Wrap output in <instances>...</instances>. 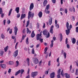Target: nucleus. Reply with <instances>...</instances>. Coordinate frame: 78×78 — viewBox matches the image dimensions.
Listing matches in <instances>:
<instances>
[{"label": "nucleus", "instance_id": "nucleus-1", "mask_svg": "<svg viewBox=\"0 0 78 78\" xmlns=\"http://www.w3.org/2000/svg\"><path fill=\"white\" fill-rule=\"evenodd\" d=\"M66 27L67 30H66V35H68L70 34V30H71V29L72 28V24H71L69 26V22H67L66 23Z\"/></svg>", "mask_w": 78, "mask_h": 78}, {"label": "nucleus", "instance_id": "nucleus-2", "mask_svg": "<svg viewBox=\"0 0 78 78\" xmlns=\"http://www.w3.org/2000/svg\"><path fill=\"white\" fill-rule=\"evenodd\" d=\"M34 16V12L32 13V12L29 11L28 14V19L29 20L31 17L32 19H33Z\"/></svg>", "mask_w": 78, "mask_h": 78}, {"label": "nucleus", "instance_id": "nucleus-3", "mask_svg": "<svg viewBox=\"0 0 78 78\" xmlns=\"http://www.w3.org/2000/svg\"><path fill=\"white\" fill-rule=\"evenodd\" d=\"M43 34L44 36H46L47 38L50 37V33L48 32L47 30H44L43 31Z\"/></svg>", "mask_w": 78, "mask_h": 78}, {"label": "nucleus", "instance_id": "nucleus-4", "mask_svg": "<svg viewBox=\"0 0 78 78\" xmlns=\"http://www.w3.org/2000/svg\"><path fill=\"white\" fill-rule=\"evenodd\" d=\"M32 59L34 60V64H37L39 63V60H38L37 58H36V57L35 58H32Z\"/></svg>", "mask_w": 78, "mask_h": 78}, {"label": "nucleus", "instance_id": "nucleus-5", "mask_svg": "<svg viewBox=\"0 0 78 78\" xmlns=\"http://www.w3.org/2000/svg\"><path fill=\"white\" fill-rule=\"evenodd\" d=\"M42 32H41L40 34H38L37 35V38L36 39L37 41H38L39 40V37H42Z\"/></svg>", "mask_w": 78, "mask_h": 78}, {"label": "nucleus", "instance_id": "nucleus-6", "mask_svg": "<svg viewBox=\"0 0 78 78\" xmlns=\"http://www.w3.org/2000/svg\"><path fill=\"white\" fill-rule=\"evenodd\" d=\"M18 52H19L18 50H17L14 52L13 55L15 58H16V57L18 55Z\"/></svg>", "mask_w": 78, "mask_h": 78}, {"label": "nucleus", "instance_id": "nucleus-7", "mask_svg": "<svg viewBox=\"0 0 78 78\" xmlns=\"http://www.w3.org/2000/svg\"><path fill=\"white\" fill-rule=\"evenodd\" d=\"M37 75V72H32L31 74V77H34L35 76H36Z\"/></svg>", "mask_w": 78, "mask_h": 78}, {"label": "nucleus", "instance_id": "nucleus-8", "mask_svg": "<svg viewBox=\"0 0 78 78\" xmlns=\"http://www.w3.org/2000/svg\"><path fill=\"white\" fill-rule=\"evenodd\" d=\"M55 72H53L52 73H51L50 75V78H55Z\"/></svg>", "mask_w": 78, "mask_h": 78}, {"label": "nucleus", "instance_id": "nucleus-9", "mask_svg": "<svg viewBox=\"0 0 78 78\" xmlns=\"http://www.w3.org/2000/svg\"><path fill=\"white\" fill-rule=\"evenodd\" d=\"M14 33L15 35H17V31H18V28H17V27L16 26L15 27H14Z\"/></svg>", "mask_w": 78, "mask_h": 78}, {"label": "nucleus", "instance_id": "nucleus-10", "mask_svg": "<svg viewBox=\"0 0 78 78\" xmlns=\"http://www.w3.org/2000/svg\"><path fill=\"white\" fill-rule=\"evenodd\" d=\"M34 8V4L33 3H32L31 4L30 7V11H31L33 9V8Z\"/></svg>", "mask_w": 78, "mask_h": 78}, {"label": "nucleus", "instance_id": "nucleus-11", "mask_svg": "<svg viewBox=\"0 0 78 78\" xmlns=\"http://www.w3.org/2000/svg\"><path fill=\"white\" fill-rule=\"evenodd\" d=\"M53 28H54V26H51V28H50V33H51V34H53Z\"/></svg>", "mask_w": 78, "mask_h": 78}, {"label": "nucleus", "instance_id": "nucleus-12", "mask_svg": "<svg viewBox=\"0 0 78 78\" xmlns=\"http://www.w3.org/2000/svg\"><path fill=\"white\" fill-rule=\"evenodd\" d=\"M70 71L71 72V73H74V72H75V69H73L72 70V65H70Z\"/></svg>", "mask_w": 78, "mask_h": 78}, {"label": "nucleus", "instance_id": "nucleus-13", "mask_svg": "<svg viewBox=\"0 0 78 78\" xmlns=\"http://www.w3.org/2000/svg\"><path fill=\"white\" fill-rule=\"evenodd\" d=\"M52 20H53V19L52 17H51L49 19V22L48 23L49 25H51V23H52Z\"/></svg>", "mask_w": 78, "mask_h": 78}, {"label": "nucleus", "instance_id": "nucleus-14", "mask_svg": "<svg viewBox=\"0 0 78 78\" xmlns=\"http://www.w3.org/2000/svg\"><path fill=\"white\" fill-rule=\"evenodd\" d=\"M26 16V14H22L21 15L20 20H22V19H24V18H25V17Z\"/></svg>", "mask_w": 78, "mask_h": 78}, {"label": "nucleus", "instance_id": "nucleus-15", "mask_svg": "<svg viewBox=\"0 0 78 78\" xmlns=\"http://www.w3.org/2000/svg\"><path fill=\"white\" fill-rule=\"evenodd\" d=\"M7 64L8 65H12L14 64V62L13 61H9L7 62Z\"/></svg>", "mask_w": 78, "mask_h": 78}, {"label": "nucleus", "instance_id": "nucleus-16", "mask_svg": "<svg viewBox=\"0 0 78 78\" xmlns=\"http://www.w3.org/2000/svg\"><path fill=\"white\" fill-rule=\"evenodd\" d=\"M34 31H32L31 35L30 36L32 38H33V37H34V36H35V34H34Z\"/></svg>", "mask_w": 78, "mask_h": 78}, {"label": "nucleus", "instance_id": "nucleus-17", "mask_svg": "<svg viewBox=\"0 0 78 78\" xmlns=\"http://www.w3.org/2000/svg\"><path fill=\"white\" fill-rule=\"evenodd\" d=\"M64 75L66 78H69L70 77V74H68L67 73H65Z\"/></svg>", "mask_w": 78, "mask_h": 78}, {"label": "nucleus", "instance_id": "nucleus-18", "mask_svg": "<svg viewBox=\"0 0 78 78\" xmlns=\"http://www.w3.org/2000/svg\"><path fill=\"white\" fill-rule=\"evenodd\" d=\"M59 36H60V42H61L62 41V39H63V38L62 37V34H60Z\"/></svg>", "mask_w": 78, "mask_h": 78}, {"label": "nucleus", "instance_id": "nucleus-19", "mask_svg": "<svg viewBox=\"0 0 78 78\" xmlns=\"http://www.w3.org/2000/svg\"><path fill=\"white\" fill-rule=\"evenodd\" d=\"M47 0H44L43 2V6H45L47 4Z\"/></svg>", "mask_w": 78, "mask_h": 78}, {"label": "nucleus", "instance_id": "nucleus-20", "mask_svg": "<svg viewBox=\"0 0 78 78\" xmlns=\"http://www.w3.org/2000/svg\"><path fill=\"white\" fill-rule=\"evenodd\" d=\"M1 67L3 68V69H5L6 67V66L5 64H2L1 65Z\"/></svg>", "mask_w": 78, "mask_h": 78}, {"label": "nucleus", "instance_id": "nucleus-21", "mask_svg": "<svg viewBox=\"0 0 78 78\" xmlns=\"http://www.w3.org/2000/svg\"><path fill=\"white\" fill-rule=\"evenodd\" d=\"M19 7H17L15 9V11H16L17 13H19Z\"/></svg>", "mask_w": 78, "mask_h": 78}, {"label": "nucleus", "instance_id": "nucleus-22", "mask_svg": "<svg viewBox=\"0 0 78 78\" xmlns=\"http://www.w3.org/2000/svg\"><path fill=\"white\" fill-rule=\"evenodd\" d=\"M38 14L39 17H42V12H39Z\"/></svg>", "mask_w": 78, "mask_h": 78}, {"label": "nucleus", "instance_id": "nucleus-23", "mask_svg": "<svg viewBox=\"0 0 78 78\" xmlns=\"http://www.w3.org/2000/svg\"><path fill=\"white\" fill-rule=\"evenodd\" d=\"M27 34H30L31 33V31L29 30L28 28H27Z\"/></svg>", "mask_w": 78, "mask_h": 78}, {"label": "nucleus", "instance_id": "nucleus-24", "mask_svg": "<svg viewBox=\"0 0 78 78\" xmlns=\"http://www.w3.org/2000/svg\"><path fill=\"white\" fill-rule=\"evenodd\" d=\"M51 45H50V47L51 48H52V47H53V42H54V41L53 40H52L51 41Z\"/></svg>", "mask_w": 78, "mask_h": 78}, {"label": "nucleus", "instance_id": "nucleus-25", "mask_svg": "<svg viewBox=\"0 0 78 78\" xmlns=\"http://www.w3.org/2000/svg\"><path fill=\"white\" fill-rule=\"evenodd\" d=\"M26 37V35H23L22 38V40L21 41H20V42H22V40H24L25 39V37Z\"/></svg>", "mask_w": 78, "mask_h": 78}, {"label": "nucleus", "instance_id": "nucleus-26", "mask_svg": "<svg viewBox=\"0 0 78 78\" xmlns=\"http://www.w3.org/2000/svg\"><path fill=\"white\" fill-rule=\"evenodd\" d=\"M20 73V70H18V71L15 74V76H17V75H19V74Z\"/></svg>", "mask_w": 78, "mask_h": 78}, {"label": "nucleus", "instance_id": "nucleus-27", "mask_svg": "<svg viewBox=\"0 0 78 78\" xmlns=\"http://www.w3.org/2000/svg\"><path fill=\"white\" fill-rule=\"evenodd\" d=\"M48 50V48L47 47H46L44 48V54H47V51Z\"/></svg>", "mask_w": 78, "mask_h": 78}, {"label": "nucleus", "instance_id": "nucleus-28", "mask_svg": "<svg viewBox=\"0 0 78 78\" xmlns=\"http://www.w3.org/2000/svg\"><path fill=\"white\" fill-rule=\"evenodd\" d=\"M76 42V39L74 38H73L72 43L73 44H75Z\"/></svg>", "mask_w": 78, "mask_h": 78}, {"label": "nucleus", "instance_id": "nucleus-29", "mask_svg": "<svg viewBox=\"0 0 78 78\" xmlns=\"http://www.w3.org/2000/svg\"><path fill=\"white\" fill-rule=\"evenodd\" d=\"M12 9H11L9 12L8 16H10L11 14V12H12Z\"/></svg>", "mask_w": 78, "mask_h": 78}, {"label": "nucleus", "instance_id": "nucleus-30", "mask_svg": "<svg viewBox=\"0 0 78 78\" xmlns=\"http://www.w3.org/2000/svg\"><path fill=\"white\" fill-rule=\"evenodd\" d=\"M4 54V51L2 50H1L0 51V55L1 56H2Z\"/></svg>", "mask_w": 78, "mask_h": 78}, {"label": "nucleus", "instance_id": "nucleus-31", "mask_svg": "<svg viewBox=\"0 0 78 78\" xmlns=\"http://www.w3.org/2000/svg\"><path fill=\"white\" fill-rule=\"evenodd\" d=\"M8 50V46H7L4 48V51L5 52L7 51Z\"/></svg>", "mask_w": 78, "mask_h": 78}, {"label": "nucleus", "instance_id": "nucleus-32", "mask_svg": "<svg viewBox=\"0 0 78 78\" xmlns=\"http://www.w3.org/2000/svg\"><path fill=\"white\" fill-rule=\"evenodd\" d=\"M61 73L62 76V77H64V71L63 70H62Z\"/></svg>", "mask_w": 78, "mask_h": 78}, {"label": "nucleus", "instance_id": "nucleus-33", "mask_svg": "<svg viewBox=\"0 0 78 78\" xmlns=\"http://www.w3.org/2000/svg\"><path fill=\"white\" fill-rule=\"evenodd\" d=\"M29 23H30V21H29V20H28L27 21V25L26 26V28L27 27H28V26L29 25Z\"/></svg>", "mask_w": 78, "mask_h": 78}, {"label": "nucleus", "instance_id": "nucleus-34", "mask_svg": "<svg viewBox=\"0 0 78 78\" xmlns=\"http://www.w3.org/2000/svg\"><path fill=\"white\" fill-rule=\"evenodd\" d=\"M41 37H40L39 40L41 42V43H42V42H43V39L41 38Z\"/></svg>", "mask_w": 78, "mask_h": 78}, {"label": "nucleus", "instance_id": "nucleus-35", "mask_svg": "<svg viewBox=\"0 0 78 78\" xmlns=\"http://www.w3.org/2000/svg\"><path fill=\"white\" fill-rule=\"evenodd\" d=\"M26 43L27 45L29 44V42H28V38L27 37L26 40Z\"/></svg>", "mask_w": 78, "mask_h": 78}, {"label": "nucleus", "instance_id": "nucleus-36", "mask_svg": "<svg viewBox=\"0 0 78 78\" xmlns=\"http://www.w3.org/2000/svg\"><path fill=\"white\" fill-rule=\"evenodd\" d=\"M16 67H18V66H19V62H18V61H16Z\"/></svg>", "mask_w": 78, "mask_h": 78}, {"label": "nucleus", "instance_id": "nucleus-37", "mask_svg": "<svg viewBox=\"0 0 78 78\" xmlns=\"http://www.w3.org/2000/svg\"><path fill=\"white\" fill-rule=\"evenodd\" d=\"M48 10H46V9H45V10H44V12L46 14H49V13H50V11Z\"/></svg>", "mask_w": 78, "mask_h": 78}, {"label": "nucleus", "instance_id": "nucleus-38", "mask_svg": "<svg viewBox=\"0 0 78 78\" xmlns=\"http://www.w3.org/2000/svg\"><path fill=\"white\" fill-rule=\"evenodd\" d=\"M63 56L64 57V58L66 59V56H67V54H66V53L65 52H64Z\"/></svg>", "mask_w": 78, "mask_h": 78}, {"label": "nucleus", "instance_id": "nucleus-39", "mask_svg": "<svg viewBox=\"0 0 78 78\" xmlns=\"http://www.w3.org/2000/svg\"><path fill=\"white\" fill-rule=\"evenodd\" d=\"M49 8L50 7H49V4H48L46 6L45 9H47V10H48Z\"/></svg>", "mask_w": 78, "mask_h": 78}, {"label": "nucleus", "instance_id": "nucleus-40", "mask_svg": "<svg viewBox=\"0 0 78 78\" xmlns=\"http://www.w3.org/2000/svg\"><path fill=\"white\" fill-rule=\"evenodd\" d=\"M1 38H2V39H4V38H5V36H4L3 34H1Z\"/></svg>", "mask_w": 78, "mask_h": 78}, {"label": "nucleus", "instance_id": "nucleus-41", "mask_svg": "<svg viewBox=\"0 0 78 78\" xmlns=\"http://www.w3.org/2000/svg\"><path fill=\"white\" fill-rule=\"evenodd\" d=\"M72 11H73V12H75V9L73 6Z\"/></svg>", "mask_w": 78, "mask_h": 78}, {"label": "nucleus", "instance_id": "nucleus-42", "mask_svg": "<svg viewBox=\"0 0 78 78\" xmlns=\"http://www.w3.org/2000/svg\"><path fill=\"white\" fill-rule=\"evenodd\" d=\"M24 72V70L21 69L20 71V73L21 74H23V73Z\"/></svg>", "mask_w": 78, "mask_h": 78}, {"label": "nucleus", "instance_id": "nucleus-43", "mask_svg": "<svg viewBox=\"0 0 78 78\" xmlns=\"http://www.w3.org/2000/svg\"><path fill=\"white\" fill-rule=\"evenodd\" d=\"M3 12L2 8H0V14H1L2 13H3Z\"/></svg>", "mask_w": 78, "mask_h": 78}, {"label": "nucleus", "instance_id": "nucleus-44", "mask_svg": "<svg viewBox=\"0 0 78 78\" xmlns=\"http://www.w3.org/2000/svg\"><path fill=\"white\" fill-rule=\"evenodd\" d=\"M55 26L56 27H57V28H59V24H55Z\"/></svg>", "mask_w": 78, "mask_h": 78}, {"label": "nucleus", "instance_id": "nucleus-45", "mask_svg": "<svg viewBox=\"0 0 78 78\" xmlns=\"http://www.w3.org/2000/svg\"><path fill=\"white\" fill-rule=\"evenodd\" d=\"M60 73H61V69H59L57 71V73L58 74H60Z\"/></svg>", "mask_w": 78, "mask_h": 78}, {"label": "nucleus", "instance_id": "nucleus-46", "mask_svg": "<svg viewBox=\"0 0 78 78\" xmlns=\"http://www.w3.org/2000/svg\"><path fill=\"white\" fill-rule=\"evenodd\" d=\"M11 23V21L10 20H8L7 21V23L8 25H9Z\"/></svg>", "mask_w": 78, "mask_h": 78}, {"label": "nucleus", "instance_id": "nucleus-47", "mask_svg": "<svg viewBox=\"0 0 78 78\" xmlns=\"http://www.w3.org/2000/svg\"><path fill=\"white\" fill-rule=\"evenodd\" d=\"M1 14V17H2V18H3V17H4V16H5V13H2V14Z\"/></svg>", "mask_w": 78, "mask_h": 78}, {"label": "nucleus", "instance_id": "nucleus-48", "mask_svg": "<svg viewBox=\"0 0 78 78\" xmlns=\"http://www.w3.org/2000/svg\"><path fill=\"white\" fill-rule=\"evenodd\" d=\"M37 29H39V23H37Z\"/></svg>", "mask_w": 78, "mask_h": 78}, {"label": "nucleus", "instance_id": "nucleus-49", "mask_svg": "<svg viewBox=\"0 0 78 78\" xmlns=\"http://www.w3.org/2000/svg\"><path fill=\"white\" fill-rule=\"evenodd\" d=\"M78 69H76V73H75V74H76V75H78Z\"/></svg>", "mask_w": 78, "mask_h": 78}, {"label": "nucleus", "instance_id": "nucleus-50", "mask_svg": "<svg viewBox=\"0 0 78 78\" xmlns=\"http://www.w3.org/2000/svg\"><path fill=\"white\" fill-rule=\"evenodd\" d=\"M65 43L66 44H67L68 43V38H66V39Z\"/></svg>", "mask_w": 78, "mask_h": 78}, {"label": "nucleus", "instance_id": "nucleus-51", "mask_svg": "<svg viewBox=\"0 0 78 78\" xmlns=\"http://www.w3.org/2000/svg\"><path fill=\"white\" fill-rule=\"evenodd\" d=\"M76 33H78V27H76Z\"/></svg>", "mask_w": 78, "mask_h": 78}, {"label": "nucleus", "instance_id": "nucleus-52", "mask_svg": "<svg viewBox=\"0 0 78 78\" xmlns=\"http://www.w3.org/2000/svg\"><path fill=\"white\" fill-rule=\"evenodd\" d=\"M57 62L58 63H59V58H58L57 59Z\"/></svg>", "mask_w": 78, "mask_h": 78}, {"label": "nucleus", "instance_id": "nucleus-53", "mask_svg": "<svg viewBox=\"0 0 78 78\" xmlns=\"http://www.w3.org/2000/svg\"><path fill=\"white\" fill-rule=\"evenodd\" d=\"M27 62H30V59L29 58H27Z\"/></svg>", "mask_w": 78, "mask_h": 78}, {"label": "nucleus", "instance_id": "nucleus-54", "mask_svg": "<svg viewBox=\"0 0 78 78\" xmlns=\"http://www.w3.org/2000/svg\"><path fill=\"white\" fill-rule=\"evenodd\" d=\"M51 61H49L48 62V66H50V65H51Z\"/></svg>", "mask_w": 78, "mask_h": 78}, {"label": "nucleus", "instance_id": "nucleus-55", "mask_svg": "<svg viewBox=\"0 0 78 78\" xmlns=\"http://www.w3.org/2000/svg\"><path fill=\"white\" fill-rule=\"evenodd\" d=\"M57 77L58 78H61V76H60V74H58L57 75Z\"/></svg>", "mask_w": 78, "mask_h": 78}, {"label": "nucleus", "instance_id": "nucleus-56", "mask_svg": "<svg viewBox=\"0 0 78 78\" xmlns=\"http://www.w3.org/2000/svg\"><path fill=\"white\" fill-rule=\"evenodd\" d=\"M72 20H73V21H74V20H75V17L74 16H72Z\"/></svg>", "mask_w": 78, "mask_h": 78}, {"label": "nucleus", "instance_id": "nucleus-57", "mask_svg": "<svg viewBox=\"0 0 78 78\" xmlns=\"http://www.w3.org/2000/svg\"><path fill=\"white\" fill-rule=\"evenodd\" d=\"M67 47L68 48H70V45L69 44H67Z\"/></svg>", "mask_w": 78, "mask_h": 78}, {"label": "nucleus", "instance_id": "nucleus-58", "mask_svg": "<svg viewBox=\"0 0 78 78\" xmlns=\"http://www.w3.org/2000/svg\"><path fill=\"white\" fill-rule=\"evenodd\" d=\"M65 12L66 14H67V10L66 9H65Z\"/></svg>", "mask_w": 78, "mask_h": 78}, {"label": "nucleus", "instance_id": "nucleus-59", "mask_svg": "<svg viewBox=\"0 0 78 78\" xmlns=\"http://www.w3.org/2000/svg\"><path fill=\"white\" fill-rule=\"evenodd\" d=\"M52 1L53 3H55L56 2V0H52Z\"/></svg>", "mask_w": 78, "mask_h": 78}, {"label": "nucleus", "instance_id": "nucleus-60", "mask_svg": "<svg viewBox=\"0 0 78 78\" xmlns=\"http://www.w3.org/2000/svg\"><path fill=\"white\" fill-rule=\"evenodd\" d=\"M48 73V71H46L45 72V74L46 75H47Z\"/></svg>", "mask_w": 78, "mask_h": 78}, {"label": "nucleus", "instance_id": "nucleus-61", "mask_svg": "<svg viewBox=\"0 0 78 78\" xmlns=\"http://www.w3.org/2000/svg\"><path fill=\"white\" fill-rule=\"evenodd\" d=\"M4 25H5V23H6V20H3Z\"/></svg>", "mask_w": 78, "mask_h": 78}, {"label": "nucleus", "instance_id": "nucleus-62", "mask_svg": "<svg viewBox=\"0 0 78 78\" xmlns=\"http://www.w3.org/2000/svg\"><path fill=\"white\" fill-rule=\"evenodd\" d=\"M32 52L33 54H34V49H32Z\"/></svg>", "mask_w": 78, "mask_h": 78}, {"label": "nucleus", "instance_id": "nucleus-63", "mask_svg": "<svg viewBox=\"0 0 78 78\" xmlns=\"http://www.w3.org/2000/svg\"><path fill=\"white\" fill-rule=\"evenodd\" d=\"M23 33H25V29H24L23 30Z\"/></svg>", "mask_w": 78, "mask_h": 78}, {"label": "nucleus", "instance_id": "nucleus-64", "mask_svg": "<svg viewBox=\"0 0 78 78\" xmlns=\"http://www.w3.org/2000/svg\"><path fill=\"white\" fill-rule=\"evenodd\" d=\"M12 29H10V31H9V33H10V34H11L12 33Z\"/></svg>", "mask_w": 78, "mask_h": 78}]
</instances>
